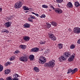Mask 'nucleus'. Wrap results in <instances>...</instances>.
<instances>
[{"label":"nucleus","instance_id":"1","mask_svg":"<svg viewBox=\"0 0 80 80\" xmlns=\"http://www.w3.org/2000/svg\"><path fill=\"white\" fill-rule=\"evenodd\" d=\"M19 75L17 74H15L13 75V78H12L11 77L9 76L7 78L6 80H19V79L17 77H18Z\"/></svg>","mask_w":80,"mask_h":80},{"label":"nucleus","instance_id":"2","mask_svg":"<svg viewBox=\"0 0 80 80\" xmlns=\"http://www.w3.org/2000/svg\"><path fill=\"white\" fill-rule=\"evenodd\" d=\"M39 63H41L42 64H44V63L47 62V60L45 59V58L43 57H40L39 58Z\"/></svg>","mask_w":80,"mask_h":80},{"label":"nucleus","instance_id":"3","mask_svg":"<svg viewBox=\"0 0 80 80\" xmlns=\"http://www.w3.org/2000/svg\"><path fill=\"white\" fill-rule=\"evenodd\" d=\"M22 5H23L22 2L19 1L18 2L15 3L14 5V7L15 8H20L22 6Z\"/></svg>","mask_w":80,"mask_h":80},{"label":"nucleus","instance_id":"4","mask_svg":"<svg viewBox=\"0 0 80 80\" xmlns=\"http://www.w3.org/2000/svg\"><path fill=\"white\" fill-rule=\"evenodd\" d=\"M48 67L53 68L55 66V62L53 60L50 61L48 62Z\"/></svg>","mask_w":80,"mask_h":80},{"label":"nucleus","instance_id":"5","mask_svg":"<svg viewBox=\"0 0 80 80\" xmlns=\"http://www.w3.org/2000/svg\"><path fill=\"white\" fill-rule=\"evenodd\" d=\"M19 60L22 62H27L28 61V58L27 57L25 56L19 58Z\"/></svg>","mask_w":80,"mask_h":80},{"label":"nucleus","instance_id":"6","mask_svg":"<svg viewBox=\"0 0 80 80\" xmlns=\"http://www.w3.org/2000/svg\"><path fill=\"white\" fill-rule=\"evenodd\" d=\"M54 10L56 13H58L59 14H61L62 13V10L60 8H58L54 9Z\"/></svg>","mask_w":80,"mask_h":80},{"label":"nucleus","instance_id":"7","mask_svg":"<svg viewBox=\"0 0 80 80\" xmlns=\"http://www.w3.org/2000/svg\"><path fill=\"white\" fill-rule=\"evenodd\" d=\"M74 32L75 33H80V28H75L73 29Z\"/></svg>","mask_w":80,"mask_h":80},{"label":"nucleus","instance_id":"8","mask_svg":"<svg viewBox=\"0 0 80 80\" xmlns=\"http://www.w3.org/2000/svg\"><path fill=\"white\" fill-rule=\"evenodd\" d=\"M73 55H72L70 57H69L68 59V61L69 62H72L74 58V56L75 55V54H73Z\"/></svg>","mask_w":80,"mask_h":80},{"label":"nucleus","instance_id":"9","mask_svg":"<svg viewBox=\"0 0 80 80\" xmlns=\"http://www.w3.org/2000/svg\"><path fill=\"white\" fill-rule=\"evenodd\" d=\"M58 59L60 62H63L64 60H67V59L65 58V57L63 56L60 57Z\"/></svg>","mask_w":80,"mask_h":80},{"label":"nucleus","instance_id":"10","mask_svg":"<svg viewBox=\"0 0 80 80\" xmlns=\"http://www.w3.org/2000/svg\"><path fill=\"white\" fill-rule=\"evenodd\" d=\"M67 6L68 8H71L73 7V5H72V3L70 2H69L68 3Z\"/></svg>","mask_w":80,"mask_h":80},{"label":"nucleus","instance_id":"11","mask_svg":"<svg viewBox=\"0 0 80 80\" xmlns=\"http://www.w3.org/2000/svg\"><path fill=\"white\" fill-rule=\"evenodd\" d=\"M39 48H33L31 49V51L32 52H37L38 51Z\"/></svg>","mask_w":80,"mask_h":80},{"label":"nucleus","instance_id":"12","mask_svg":"<svg viewBox=\"0 0 80 80\" xmlns=\"http://www.w3.org/2000/svg\"><path fill=\"white\" fill-rule=\"evenodd\" d=\"M30 37L28 36H24L23 39L24 41H26V42H28L29 41V40H30Z\"/></svg>","mask_w":80,"mask_h":80},{"label":"nucleus","instance_id":"13","mask_svg":"<svg viewBox=\"0 0 80 80\" xmlns=\"http://www.w3.org/2000/svg\"><path fill=\"white\" fill-rule=\"evenodd\" d=\"M65 56L66 57H70L71 54L69 52H66L65 53Z\"/></svg>","mask_w":80,"mask_h":80},{"label":"nucleus","instance_id":"14","mask_svg":"<svg viewBox=\"0 0 80 80\" xmlns=\"http://www.w3.org/2000/svg\"><path fill=\"white\" fill-rule=\"evenodd\" d=\"M24 27L25 28H29L30 27V24L26 23L24 25Z\"/></svg>","mask_w":80,"mask_h":80},{"label":"nucleus","instance_id":"15","mask_svg":"<svg viewBox=\"0 0 80 80\" xmlns=\"http://www.w3.org/2000/svg\"><path fill=\"white\" fill-rule=\"evenodd\" d=\"M75 6L76 7H78L80 6V3L78 2V1L76 2H75Z\"/></svg>","mask_w":80,"mask_h":80},{"label":"nucleus","instance_id":"16","mask_svg":"<svg viewBox=\"0 0 80 80\" xmlns=\"http://www.w3.org/2000/svg\"><path fill=\"white\" fill-rule=\"evenodd\" d=\"M51 24L52 25H53L54 27H57V23L55 22H52L51 23Z\"/></svg>","mask_w":80,"mask_h":80},{"label":"nucleus","instance_id":"17","mask_svg":"<svg viewBox=\"0 0 80 80\" xmlns=\"http://www.w3.org/2000/svg\"><path fill=\"white\" fill-rule=\"evenodd\" d=\"M77 71H78V68H75L72 71V72H71V74H72V75H73V74L74 73H75V72H77Z\"/></svg>","mask_w":80,"mask_h":80},{"label":"nucleus","instance_id":"18","mask_svg":"<svg viewBox=\"0 0 80 80\" xmlns=\"http://www.w3.org/2000/svg\"><path fill=\"white\" fill-rule=\"evenodd\" d=\"M10 72H11V71L9 69H7L5 71V73L6 74H8V73H10Z\"/></svg>","mask_w":80,"mask_h":80},{"label":"nucleus","instance_id":"19","mask_svg":"<svg viewBox=\"0 0 80 80\" xmlns=\"http://www.w3.org/2000/svg\"><path fill=\"white\" fill-rule=\"evenodd\" d=\"M4 25L7 28H8V27H9L10 26V24L9 23L7 22H6L4 24Z\"/></svg>","mask_w":80,"mask_h":80},{"label":"nucleus","instance_id":"20","mask_svg":"<svg viewBox=\"0 0 80 80\" xmlns=\"http://www.w3.org/2000/svg\"><path fill=\"white\" fill-rule=\"evenodd\" d=\"M30 60H33L34 59V56L33 55H30L29 56Z\"/></svg>","mask_w":80,"mask_h":80},{"label":"nucleus","instance_id":"21","mask_svg":"<svg viewBox=\"0 0 80 80\" xmlns=\"http://www.w3.org/2000/svg\"><path fill=\"white\" fill-rule=\"evenodd\" d=\"M19 47L20 48H22V49H25V48H26V46L21 45L19 46Z\"/></svg>","mask_w":80,"mask_h":80},{"label":"nucleus","instance_id":"22","mask_svg":"<svg viewBox=\"0 0 80 80\" xmlns=\"http://www.w3.org/2000/svg\"><path fill=\"white\" fill-rule=\"evenodd\" d=\"M34 70L36 72H39V69L37 67H35L34 68Z\"/></svg>","mask_w":80,"mask_h":80},{"label":"nucleus","instance_id":"23","mask_svg":"<svg viewBox=\"0 0 80 80\" xmlns=\"http://www.w3.org/2000/svg\"><path fill=\"white\" fill-rule=\"evenodd\" d=\"M23 9H24V10H29V8H28L26 6H24L23 7Z\"/></svg>","mask_w":80,"mask_h":80},{"label":"nucleus","instance_id":"24","mask_svg":"<svg viewBox=\"0 0 80 80\" xmlns=\"http://www.w3.org/2000/svg\"><path fill=\"white\" fill-rule=\"evenodd\" d=\"M2 32H3L4 33V32H5L6 33H9V31H8V30H7L6 29H4V30H3L2 31Z\"/></svg>","mask_w":80,"mask_h":80},{"label":"nucleus","instance_id":"25","mask_svg":"<svg viewBox=\"0 0 80 80\" xmlns=\"http://www.w3.org/2000/svg\"><path fill=\"white\" fill-rule=\"evenodd\" d=\"M63 0H56V2L58 3H61L63 2Z\"/></svg>","mask_w":80,"mask_h":80},{"label":"nucleus","instance_id":"26","mask_svg":"<svg viewBox=\"0 0 80 80\" xmlns=\"http://www.w3.org/2000/svg\"><path fill=\"white\" fill-rule=\"evenodd\" d=\"M54 36V35H53V34L51 33V34H49V38H50L51 39Z\"/></svg>","mask_w":80,"mask_h":80},{"label":"nucleus","instance_id":"27","mask_svg":"<svg viewBox=\"0 0 80 80\" xmlns=\"http://www.w3.org/2000/svg\"><path fill=\"white\" fill-rule=\"evenodd\" d=\"M58 45L59 46V48L60 49H61V48H62V47H63V45L61 43L58 44Z\"/></svg>","mask_w":80,"mask_h":80},{"label":"nucleus","instance_id":"28","mask_svg":"<svg viewBox=\"0 0 80 80\" xmlns=\"http://www.w3.org/2000/svg\"><path fill=\"white\" fill-rule=\"evenodd\" d=\"M3 67L2 65L0 64V72H2L3 70Z\"/></svg>","mask_w":80,"mask_h":80},{"label":"nucleus","instance_id":"29","mask_svg":"<svg viewBox=\"0 0 80 80\" xmlns=\"http://www.w3.org/2000/svg\"><path fill=\"white\" fill-rule=\"evenodd\" d=\"M73 70L72 69H68V72H67L68 74V73H70L71 72H72Z\"/></svg>","mask_w":80,"mask_h":80},{"label":"nucleus","instance_id":"30","mask_svg":"<svg viewBox=\"0 0 80 80\" xmlns=\"http://www.w3.org/2000/svg\"><path fill=\"white\" fill-rule=\"evenodd\" d=\"M11 64V63L9 62H6L5 64V66H8V65H10Z\"/></svg>","mask_w":80,"mask_h":80},{"label":"nucleus","instance_id":"31","mask_svg":"<svg viewBox=\"0 0 80 80\" xmlns=\"http://www.w3.org/2000/svg\"><path fill=\"white\" fill-rule=\"evenodd\" d=\"M28 20L30 22H33V19L30 17L28 18Z\"/></svg>","mask_w":80,"mask_h":80},{"label":"nucleus","instance_id":"32","mask_svg":"<svg viewBox=\"0 0 80 80\" xmlns=\"http://www.w3.org/2000/svg\"><path fill=\"white\" fill-rule=\"evenodd\" d=\"M51 40H53V41L55 40H56V37L55 36H53L52 38H51Z\"/></svg>","mask_w":80,"mask_h":80},{"label":"nucleus","instance_id":"33","mask_svg":"<svg viewBox=\"0 0 80 80\" xmlns=\"http://www.w3.org/2000/svg\"><path fill=\"white\" fill-rule=\"evenodd\" d=\"M75 47L74 45H72L71 46L70 48H71V49H73V48H74Z\"/></svg>","mask_w":80,"mask_h":80},{"label":"nucleus","instance_id":"34","mask_svg":"<svg viewBox=\"0 0 80 80\" xmlns=\"http://www.w3.org/2000/svg\"><path fill=\"white\" fill-rule=\"evenodd\" d=\"M46 16L45 14H42V16H40V18H45Z\"/></svg>","mask_w":80,"mask_h":80},{"label":"nucleus","instance_id":"35","mask_svg":"<svg viewBox=\"0 0 80 80\" xmlns=\"http://www.w3.org/2000/svg\"><path fill=\"white\" fill-rule=\"evenodd\" d=\"M42 7L43 8H48V6H47V5H42Z\"/></svg>","mask_w":80,"mask_h":80},{"label":"nucleus","instance_id":"36","mask_svg":"<svg viewBox=\"0 0 80 80\" xmlns=\"http://www.w3.org/2000/svg\"><path fill=\"white\" fill-rule=\"evenodd\" d=\"M30 17L29 18H32L33 19H36V18H35L32 15H30Z\"/></svg>","mask_w":80,"mask_h":80},{"label":"nucleus","instance_id":"37","mask_svg":"<svg viewBox=\"0 0 80 80\" xmlns=\"http://www.w3.org/2000/svg\"><path fill=\"white\" fill-rule=\"evenodd\" d=\"M14 57L12 56L10 58V61H12V60H14Z\"/></svg>","mask_w":80,"mask_h":80},{"label":"nucleus","instance_id":"38","mask_svg":"<svg viewBox=\"0 0 80 80\" xmlns=\"http://www.w3.org/2000/svg\"><path fill=\"white\" fill-rule=\"evenodd\" d=\"M44 67H48V63H45L44 64Z\"/></svg>","mask_w":80,"mask_h":80},{"label":"nucleus","instance_id":"39","mask_svg":"<svg viewBox=\"0 0 80 80\" xmlns=\"http://www.w3.org/2000/svg\"><path fill=\"white\" fill-rule=\"evenodd\" d=\"M40 43L41 44H45V42L41 41L40 42Z\"/></svg>","mask_w":80,"mask_h":80},{"label":"nucleus","instance_id":"40","mask_svg":"<svg viewBox=\"0 0 80 80\" xmlns=\"http://www.w3.org/2000/svg\"><path fill=\"white\" fill-rule=\"evenodd\" d=\"M19 52V51L18 50H16L15 51V52L16 53H18Z\"/></svg>","mask_w":80,"mask_h":80},{"label":"nucleus","instance_id":"41","mask_svg":"<svg viewBox=\"0 0 80 80\" xmlns=\"http://www.w3.org/2000/svg\"><path fill=\"white\" fill-rule=\"evenodd\" d=\"M78 43L79 44H80V39H79L78 41Z\"/></svg>","mask_w":80,"mask_h":80},{"label":"nucleus","instance_id":"42","mask_svg":"<svg viewBox=\"0 0 80 80\" xmlns=\"http://www.w3.org/2000/svg\"><path fill=\"white\" fill-rule=\"evenodd\" d=\"M48 26V27H51V24H48L47 25Z\"/></svg>","mask_w":80,"mask_h":80},{"label":"nucleus","instance_id":"43","mask_svg":"<svg viewBox=\"0 0 80 80\" xmlns=\"http://www.w3.org/2000/svg\"><path fill=\"white\" fill-rule=\"evenodd\" d=\"M51 8H52L53 9H55V8L53 7L52 5L51 6Z\"/></svg>","mask_w":80,"mask_h":80},{"label":"nucleus","instance_id":"44","mask_svg":"<svg viewBox=\"0 0 80 80\" xmlns=\"http://www.w3.org/2000/svg\"><path fill=\"white\" fill-rule=\"evenodd\" d=\"M8 23H9V25H11V23H12V22H8Z\"/></svg>","mask_w":80,"mask_h":80},{"label":"nucleus","instance_id":"45","mask_svg":"<svg viewBox=\"0 0 80 80\" xmlns=\"http://www.w3.org/2000/svg\"><path fill=\"white\" fill-rule=\"evenodd\" d=\"M0 12H2V8H0Z\"/></svg>","mask_w":80,"mask_h":80},{"label":"nucleus","instance_id":"46","mask_svg":"<svg viewBox=\"0 0 80 80\" xmlns=\"http://www.w3.org/2000/svg\"><path fill=\"white\" fill-rule=\"evenodd\" d=\"M35 15H36V16H37V17H38V14L36 13L35 14Z\"/></svg>","mask_w":80,"mask_h":80},{"label":"nucleus","instance_id":"47","mask_svg":"<svg viewBox=\"0 0 80 80\" xmlns=\"http://www.w3.org/2000/svg\"><path fill=\"white\" fill-rule=\"evenodd\" d=\"M69 31V32H71V31H72V30H71V29L69 28L68 29Z\"/></svg>","mask_w":80,"mask_h":80},{"label":"nucleus","instance_id":"48","mask_svg":"<svg viewBox=\"0 0 80 80\" xmlns=\"http://www.w3.org/2000/svg\"><path fill=\"white\" fill-rule=\"evenodd\" d=\"M32 14H34V15H35V14H36V13H35V12H32Z\"/></svg>","mask_w":80,"mask_h":80},{"label":"nucleus","instance_id":"49","mask_svg":"<svg viewBox=\"0 0 80 80\" xmlns=\"http://www.w3.org/2000/svg\"><path fill=\"white\" fill-rule=\"evenodd\" d=\"M0 80H4V79L3 78H0Z\"/></svg>","mask_w":80,"mask_h":80},{"label":"nucleus","instance_id":"50","mask_svg":"<svg viewBox=\"0 0 80 80\" xmlns=\"http://www.w3.org/2000/svg\"><path fill=\"white\" fill-rule=\"evenodd\" d=\"M25 13H27V12H29V11H26Z\"/></svg>","mask_w":80,"mask_h":80},{"label":"nucleus","instance_id":"51","mask_svg":"<svg viewBox=\"0 0 80 80\" xmlns=\"http://www.w3.org/2000/svg\"><path fill=\"white\" fill-rule=\"evenodd\" d=\"M49 11H51V10L50 9V10H49Z\"/></svg>","mask_w":80,"mask_h":80}]
</instances>
